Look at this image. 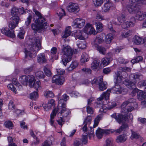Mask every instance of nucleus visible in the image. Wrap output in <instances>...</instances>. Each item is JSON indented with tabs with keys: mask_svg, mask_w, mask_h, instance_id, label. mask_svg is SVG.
<instances>
[{
	"mask_svg": "<svg viewBox=\"0 0 146 146\" xmlns=\"http://www.w3.org/2000/svg\"><path fill=\"white\" fill-rule=\"evenodd\" d=\"M41 37L37 35L33 38L31 44L28 46L27 48L25 49L26 57L29 56L31 58H33L36 57V52L41 49Z\"/></svg>",
	"mask_w": 146,
	"mask_h": 146,
	"instance_id": "f257e3e1",
	"label": "nucleus"
},
{
	"mask_svg": "<svg viewBox=\"0 0 146 146\" xmlns=\"http://www.w3.org/2000/svg\"><path fill=\"white\" fill-rule=\"evenodd\" d=\"M33 12L35 13L37 17L33 18L35 23H33L31 25V28L34 31L43 29H46L48 27V25L45 21L44 18L42 17L41 14L36 9H33Z\"/></svg>",
	"mask_w": 146,
	"mask_h": 146,
	"instance_id": "f03ea898",
	"label": "nucleus"
},
{
	"mask_svg": "<svg viewBox=\"0 0 146 146\" xmlns=\"http://www.w3.org/2000/svg\"><path fill=\"white\" fill-rule=\"evenodd\" d=\"M62 51L64 55L62 59V62L63 64L66 66L67 63L71 59L72 51L70 46H68L64 47Z\"/></svg>",
	"mask_w": 146,
	"mask_h": 146,
	"instance_id": "7ed1b4c3",
	"label": "nucleus"
},
{
	"mask_svg": "<svg viewBox=\"0 0 146 146\" xmlns=\"http://www.w3.org/2000/svg\"><path fill=\"white\" fill-rule=\"evenodd\" d=\"M98 102L95 104V106L97 108H100L99 111L100 112L105 113L107 109L110 110L116 106V104L114 102H109L108 107L105 105L103 104L101 102V101L98 100Z\"/></svg>",
	"mask_w": 146,
	"mask_h": 146,
	"instance_id": "20e7f679",
	"label": "nucleus"
},
{
	"mask_svg": "<svg viewBox=\"0 0 146 146\" xmlns=\"http://www.w3.org/2000/svg\"><path fill=\"white\" fill-rule=\"evenodd\" d=\"M144 1H142V2L139 3L138 2L135 3H130V4L128 5L127 6V9L128 12L131 14H135L138 10V8H137L136 4L142 3L143 4L145 3H144Z\"/></svg>",
	"mask_w": 146,
	"mask_h": 146,
	"instance_id": "39448f33",
	"label": "nucleus"
},
{
	"mask_svg": "<svg viewBox=\"0 0 146 146\" xmlns=\"http://www.w3.org/2000/svg\"><path fill=\"white\" fill-rule=\"evenodd\" d=\"M85 21L82 19L77 18L72 23V26L74 28H81L84 26Z\"/></svg>",
	"mask_w": 146,
	"mask_h": 146,
	"instance_id": "423d86ee",
	"label": "nucleus"
},
{
	"mask_svg": "<svg viewBox=\"0 0 146 146\" xmlns=\"http://www.w3.org/2000/svg\"><path fill=\"white\" fill-rule=\"evenodd\" d=\"M52 82L58 85H62L65 82L64 78L62 76L56 75L54 76L52 79Z\"/></svg>",
	"mask_w": 146,
	"mask_h": 146,
	"instance_id": "0eeeda50",
	"label": "nucleus"
},
{
	"mask_svg": "<svg viewBox=\"0 0 146 146\" xmlns=\"http://www.w3.org/2000/svg\"><path fill=\"white\" fill-rule=\"evenodd\" d=\"M67 8L69 12H73L75 13H78L80 11L78 5L76 3H70Z\"/></svg>",
	"mask_w": 146,
	"mask_h": 146,
	"instance_id": "6e6552de",
	"label": "nucleus"
},
{
	"mask_svg": "<svg viewBox=\"0 0 146 146\" xmlns=\"http://www.w3.org/2000/svg\"><path fill=\"white\" fill-rule=\"evenodd\" d=\"M84 30L85 33L87 34H92L94 35H96L97 34L94 28L92 27V25L89 23L86 24L84 29Z\"/></svg>",
	"mask_w": 146,
	"mask_h": 146,
	"instance_id": "1a4fd4ad",
	"label": "nucleus"
},
{
	"mask_svg": "<svg viewBox=\"0 0 146 146\" xmlns=\"http://www.w3.org/2000/svg\"><path fill=\"white\" fill-rule=\"evenodd\" d=\"M135 23V19L134 17H131L129 21L126 22H124L121 25V27L125 29L130 27H132L134 26Z\"/></svg>",
	"mask_w": 146,
	"mask_h": 146,
	"instance_id": "9d476101",
	"label": "nucleus"
},
{
	"mask_svg": "<svg viewBox=\"0 0 146 146\" xmlns=\"http://www.w3.org/2000/svg\"><path fill=\"white\" fill-rule=\"evenodd\" d=\"M59 107L58 106L56 108H55L53 110L50 114V122L52 126L54 127L55 126L54 124V119L57 113L59 111Z\"/></svg>",
	"mask_w": 146,
	"mask_h": 146,
	"instance_id": "9b49d317",
	"label": "nucleus"
},
{
	"mask_svg": "<svg viewBox=\"0 0 146 146\" xmlns=\"http://www.w3.org/2000/svg\"><path fill=\"white\" fill-rule=\"evenodd\" d=\"M136 99L134 98H130L128 100L125 101L121 105L122 108H123L124 106L128 105V104L131 106H134L135 108H137L138 107L137 103L136 102Z\"/></svg>",
	"mask_w": 146,
	"mask_h": 146,
	"instance_id": "f8f14e48",
	"label": "nucleus"
},
{
	"mask_svg": "<svg viewBox=\"0 0 146 146\" xmlns=\"http://www.w3.org/2000/svg\"><path fill=\"white\" fill-rule=\"evenodd\" d=\"M106 1V2L102 6V11L104 12H107L109 11L111 7L112 6V3L110 0H104Z\"/></svg>",
	"mask_w": 146,
	"mask_h": 146,
	"instance_id": "ddd939ff",
	"label": "nucleus"
},
{
	"mask_svg": "<svg viewBox=\"0 0 146 146\" xmlns=\"http://www.w3.org/2000/svg\"><path fill=\"white\" fill-rule=\"evenodd\" d=\"M1 32L3 34L11 38H14L15 36L14 31H10L7 28H2L1 30Z\"/></svg>",
	"mask_w": 146,
	"mask_h": 146,
	"instance_id": "4468645a",
	"label": "nucleus"
},
{
	"mask_svg": "<svg viewBox=\"0 0 146 146\" xmlns=\"http://www.w3.org/2000/svg\"><path fill=\"white\" fill-rule=\"evenodd\" d=\"M103 41L102 35H98L92 43L93 46L94 47H97L98 46V44L102 43Z\"/></svg>",
	"mask_w": 146,
	"mask_h": 146,
	"instance_id": "2eb2a0df",
	"label": "nucleus"
},
{
	"mask_svg": "<svg viewBox=\"0 0 146 146\" xmlns=\"http://www.w3.org/2000/svg\"><path fill=\"white\" fill-rule=\"evenodd\" d=\"M84 32L80 30H76L74 32V36L76 38L80 40H84L85 38L84 36Z\"/></svg>",
	"mask_w": 146,
	"mask_h": 146,
	"instance_id": "dca6fc26",
	"label": "nucleus"
},
{
	"mask_svg": "<svg viewBox=\"0 0 146 146\" xmlns=\"http://www.w3.org/2000/svg\"><path fill=\"white\" fill-rule=\"evenodd\" d=\"M37 58L38 62L40 64L46 63L47 62L46 58L44 53L39 54L37 57Z\"/></svg>",
	"mask_w": 146,
	"mask_h": 146,
	"instance_id": "f3484780",
	"label": "nucleus"
},
{
	"mask_svg": "<svg viewBox=\"0 0 146 146\" xmlns=\"http://www.w3.org/2000/svg\"><path fill=\"white\" fill-rule=\"evenodd\" d=\"M111 90L113 93L117 94H119L122 92V89L119 85L116 83L114 86L113 87L111 88Z\"/></svg>",
	"mask_w": 146,
	"mask_h": 146,
	"instance_id": "a211bd4d",
	"label": "nucleus"
},
{
	"mask_svg": "<svg viewBox=\"0 0 146 146\" xmlns=\"http://www.w3.org/2000/svg\"><path fill=\"white\" fill-rule=\"evenodd\" d=\"M137 20L142 21L146 17V12H143L138 11L135 15Z\"/></svg>",
	"mask_w": 146,
	"mask_h": 146,
	"instance_id": "6ab92c4d",
	"label": "nucleus"
},
{
	"mask_svg": "<svg viewBox=\"0 0 146 146\" xmlns=\"http://www.w3.org/2000/svg\"><path fill=\"white\" fill-rule=\"evenodd\" d=\"M111 92V90H108L106 92H104L103 94L101 95L97 99V100L101 101L103 99L104 97L106 100H108Z\"/></svg>",
	"mask_w": 146,
	"mask_h": 146,
	"instance_id": "aec40b11",
	"label": "nucleus"
},
{
	"mask_svg": "<svg viewBox=\"0 0 146 146\" xmlns=\"http://www.w3.org/2000/svg\"><path fill=\"white\" fill-rule=\"evenodd\" d=\"M125 76L123 77L121 75V72L120 71L117 72L116 73V83L117 84L118 83H120L121 82L122 80L123 79L126 77L127 75L126 73H125Z\"/></svg>",
	"mask_w": 146,
	"mask_h": 146,
	"instance_id": "412c9836",
	"label": "nucleus"
},
{
	"mask_svg": "<svg viewBox=\"0 0 146 146\" xmlns=\"http://www.w3.org/2000/svg\"><path fill=\"white\" fill-rule=\"evenodd\" d=\"M71 27L70 26L67 27L65 29L64 32L62 33V37L66 38L69 36L71 33Z\"/></svg>",
	"mask_w": 146,
	"mask_h": 146,
	"instance_id": "4be33fe9",
	"label": "nucleus"
},
{
	"mask_svg": "<svg viewBox=\"0 0 146 146\" xmlns=\"http://www.w3.org/2000/svg\"><path fill=\"white\" fill-rule=\"evenodd\" d=\"M133 42L137 44H140L144 42V40L141 38L137 36H135L133 38Z\"/></svg>",
	"mask_w": 146,
	"mask_h": 146,
	"instance_id": "5701e85b",
	"label": "nucleus"
},
{
	"mask_svg": "<svg viewBox=\"0 0 146 146\" xmlns=\"http://www.w3.org/2000/svg\"><path fill=\"white\" fill-rule=\"evenodd\" d=\"M78 64L77 61H75L72 62L70 66L67 68V70L69 72L72 71L78 66Z\"/></svg>",
	"mask_w": 146,
	"mask_h": 146,
	"instance_id": "b1692460",
	"label": "nucleus"
},
{
	"mask_svg": "<svg viewBox=\"0 0 146 146\" xmlns=\"http://www.w3.org/2000/svg\"><path fill=\"white\" fill-rule=\"evenodd\" d=\"M90 59L88 55L85 52L83 53L81 55V58L80 59L81 62L85 63L88 61Z\"/></svg>",
	"mask_w": 146,
	"mask_h": 146,
	"instance_id": "393cba45",
	"label": "nucleus"
},
{
	"mask_svg": "<svg viewBox=\"0 0 146 146\" xmlns=\"http://www.w3.org/2000/svg\"><path fill=\"white\" fill-rule=\"evenodd\" d=\"M127 139L126 136L124 135H120L117 137L116 141L117 143H121L125 142Z\"/></svg>",
	"mask_w": 146,
	"mask_h": 146,
	"instance_id": "a878e982",
	"label": "nucleus"
},
{
	"mask_svg": "<svg viewBox=\"0 0 146 146\" xmlns=\"http://www.w3.org/2000/svg\"><path fill=\"white\" fill-rule=\"evenodd\" d=\"M112 59L110 57H105L103 58L101 61V64L104 66H106L110 63V61Z\"/></svg>",
	"mask_w": 146,
	"mask_h": 146,
	"instance_id": "bb28decb",
	"label": "nucleus"
},
{
	"mask_svg": "<svg viewBox=\"0 0 146 146\" xmlns=\"http://www.w3.org/2000/svg\"><path fill=\"white\" fill-rule=\"evenodd\" d=\"M35 80V77L31 75L27 76V85L28 84V83H29V86H32V84Z\"/></svg>",
	"mask_w": 146,
	"mask_h": 146,
	"instance_id": "cd10ccee",
	"label": "nucleus"
},
{
	"mask_svg": "<svg viewBox=\"0 0 146 146\" xmlns=\"http://www.w3.org/2000/svg\"><path fill=\"white\" fill-rule=\"evenodd\" d=\"M70 113V110L68 109H62L60 111L59 113L63 117H66Z\"/></svg>",
	"mask_w": 146,
	"mask_h": 146,
	"instance_id": "c85d7f7f",
	"label": "nucleus"
},
{
	"mask_svg": "<svg viewBox=\"0 0 146 146\" xmlns=\"http://www.w3.org/2000/svg\"><path fill=\"white\" fill-rule=\"evenodd\" d=\"M128 125L127 124L124 123L120 127V128L115 131V132L116 133H119L125 129L128 128Z\"/></svg>",
	"mask_w": 146,
	"mask_h": 146,
	"instance_id": "c756f323",
	"label": "nucleus"
},
{
	"mask_svg": "<svg viewBox=\"0 0 146 146\" xmlns=\"http://www.w3.org/2000/svg\"><path fill=\"white\" fill-rule=\"evenodd\" d=\"M146 94L145 92L139 90L137 92V97L139 100H143L146 97Z\"/></svg>",
	"mask_w": 146,
	"mask_h": 146,
	"instance_id": "7c9ffc66",
	"label": "nucleus"
},
{
	"mask_svg": "<svg viewBox=\"0 0 146 146\" xmlns=\"http://www.w3.org/2000/svg\"><path fill=\"white\" fill-rule=\"evenodd\" d=\"M111 117L115 118L117 121L119 123H121L122 118V116L121 114H119L117 116L116 115V114L114 113L111 115Z\"/></svg>",
	"mask_w": 146,
	"mask_h": 146,
	"instance_id": "2f4dec72",
	"label": "nucleus"
},
{
	"mask_svg": "<svg viewBox=\"0 0 146 146\" xmlns=\"http://www.w3.org/2000/svg\"><path fill=\"white\" fill-rule=\"evenodd\" d=\"M114 141L112 138H109L106 139L104 146H114Z\"/></svg>",
	"mask_w": 146,
	"mask_h": 146,
	"instance_id": "473e14b6",
	"label": "nucleus"
},
{
	"mask_svg": "<svg viewBox=\"0 0 146 146\" xmlns=\"http://www.w3.org/2000/svg\"><path fill=\"white\" fill-rule=\"evenodd\" d=\"M100 61L99 60H94L91 64V68L93 70H96L98 67Z\"/></svg>",
	"mask_w": 146,
	"mask_h": 146,
	"instance_id": "72a5a7b5",
	"label": "nucleus"
},
{
	"mask_svg": "<svg viewBox=\"0 0 146 146\" xmlns=\"http://www.w3.org/2000/svg\"><path fill=\"white\" fill-rule=\"evenodd\" d=\"M114 37V35L111 33L107 34L106 36L105 41L107 44H110Z\"/></svg>",
	"mask_w": 146,
	"mask_h": 146,
	"instance_id": "f704fd0d",
	"label": "nucleus"
},
{
	"mask_svg": "<svg viewBox=\"0 0 146 146\" xmlns=\"http://www.w3.org/2000/svg\"><path fill=\"white\" fill-rule=\"evenodd\" d=\"M140 75L139 74H131L130 76V79L134 82L136 83L137 81L139 79Z\"/></svg>",
	"mask_w": 146,
	"mask_h": 146,
	"instance_id": "c9c22d12",
	"label": "nucleus"
},
{
	"mask_svg": "<svg viewBox=\"0 0 146 146\" xmlns=\"http://www.w3.org/2000/svg\"><path fill=\"white\" fill-rule=\"evenodd\" d=\"M99 89L101 91H103L107 88L106 84L103 81V80L98 84Z\"/></svg>",
	"mask_w": 146,
	"mask_h": 146,
	"instance_id": "e433bc0d",
	"label": "nucleus"
},
{
	"mask_svg": "<svg viewBox=\"0 0 146 146\" xmlns=\"http://www.w3.org/2000/svg\"><path fill=\"white\" fill-rule=\"evenodd\" d=\"M103 25L101 23L98 22L96 23V30L97 32H102L103 30Z\"/></svg>",
	"mask_w": 146,
	"mask_h": 146,
	"instance_id": "4c0bfd02",
	"label": "nucleus"
},
{
	"mask_svg": "<svg viewBox=\"0 0 146 146\" xmlns=\"http://www.w3.org/2000/svg\"><path fill=\"white\" fill-rule=\"evenodd\" d=\"M102 117V114L98 115L94 121V123L93 125V127L95 128L97 127L99 123V121L101 119Z\"/></svg>",
	"mask_w": 146,
	"mask_h": 146,
	"instance_id": "58836bf2",
	"label": "nucleus"
},
{
	"mask_svg": "<svg viewBox=\"0 0 146 146\" xmlns=\"http://www.w3.org/2000/svg\"><path fill=\"white\" fill-rule=\"evenodd\" d=\"M44 96L47 98H52L54 97V95L51 91L47 90L44 91Z\"/></svg>",
	"mask_w": 146,
	"mask_h": 146,
	"instance_id": "ea45409f",
	"label": "nucleus"
},
{
	"mask_svg": "<svg viewBox=\"0 0 146 146\" xmlns=\"http://www.w3.org/2000/svg\"><path fill=\"white\" fill-rule=\"evenodd\" d=\"M57 13L60 19H62V17L65 15V11L62 8L59 9L57 11Z\"/></svg>",
	"mask_w": 146,
	"mask_h": 146,
	"instance_id": "a19ab883",
	"label": "nucleus"
},
{
	"mask_svg": "<svg viewBox=\"0 0 146 146\" xmlns=\"http://www.w3.org/2000/svg\"><path fill=\"white\" fill-rule=\"evenodd\" d=\"M132 32L131 30H128L123 33H122L121 34V36L122 38H126L132 35Z\"/></svg>",
	"mask_w": 146,
	"mask_h": 146,
	"instance_id": "79ce46f5",
	"label": "nucleus"
},
{
	"mask_svg": "<svg viewBox=\"0 0 146 146\" xmlns=\"http://www.w3.org/2000/svg\"><path fill=\"white\" fill-rule=\"evenodd\" d=\"M33 86L37 91L40 90L41 88V83L39 81L35 82L33 84Z\"/></svg>",
	"mask_w": 146,
	"mask_h": 146,
	"instance_id": "37998d69",
	"label": "nucleus"
},
{
	"mask_svg": "<svg viewBox=\"0 0 146 146\" xmlns=\"http://www.w3.org/2000/svg\"><path fill=\"white\" fill-rule=\"evenodd\" d=\"M27 76H22L19 78V81L24 85H27Z\"/></svg>",
	"mask_w": 146,
	"mask_h": 146,
	"instance_id": "c03bdc74",
	"label": "nucleus"
},
{
	"mask_svg": "<svg viewBox=\"0 0 146 146\" xmlns=\"http://www.w3.org/2000/svg\"><path fill=\"white\" fill-rule=\"evenodd\" d=\"M103 131H102V129L98 128L96 130V135L98 139L101 138L103 135Z\"/></svg>",
	"mask_w": 146,
	"mask_h": 146,
	"instance_id": "a18cd8bd",
	"label": "nucleus"
},
{
	"mask_svg": "<svg viewBox=\"0 0 146 146\" xmlns=\"http://www.w3.org/2000/svg\"><path fill=\"white\" fill-rule=\"evenodd\" d=\"M102 80V78L101 77L96 78L91 81V82L92 84L98 85L100 82Z\"/></svg>",
	"mask_w": 146,
	"mask_h": 146,
	"instance_id": "49530a36",
	"label": "nucleus"
},
{
	"mask_svg": "<svg viewBox=\"0 0 146 146\" xmlns=\"http://www.w3.org/2000/svg\"><path fill=\"white\" fill-rule=\"evenodd\" d=\"M11 18V21H13L17 25L20 21L19 17L18 15H12Z\"/></svg>",
	"mask_w": 146,
	"mask_h": 146,
	"instance_id": "de8ad7c7",
	"label": "nucleus"
},
{
	"mask_svg": "<svg viewBox=\"0 0 146 146\" xmlns=\"http://www.w3.org/2000/svg\"><path fill=\"white\" fill-rule=\"evenodd\" d=\"M92 120V117L90 115L88 116L85 119L84 121V124L89 125L91 123Z\"/></svg>",
	"mask_w": 146,
	"mask_h": 146,
	"instance_id": "09e8293b",
	"label": "nucleus"
},
{
	"mask_svg": "<svg viewBox=\"0 0 146 146\" xmlns=\"http://www.w3.org/2000/svg\"><path fill=\"white\" fill-rule=\"evenodd\" d=\"M11 13L12 15H17L19 13V9L16 7H14L11 9Z\"/></svg>",
	"mask_w": 146,
	"mask_h": 146,
	"instance_id": "8fccbe9b",
	"label": "nucleus"
},
{
	"mask_svg": "<svg viewBox=\"0 0 146 146\" xmlns=\"http://www.w3.org/2000/svg\"><path fill=\"white\" fill-rule=\"evenodd\" d=\"M35 75L36 77L40 79H42L45 76L44 73L42 71H40L37 72L35 73Z\"/></svg>",
	"mask_w": 146,
	"mask_h": 146,
	"instance_id": "3c124183",
	"label": "nucleus"
},
{
	"mask_svg": "<svg viewBox=\"0 0 146 146\" xmlns=\"http://www.w3.org/2000/svg\"><path fill=\"white\" fill-rule=\"evenodd\" d=\"M136 82H134L129 81L126 82L125 84L129 88H133L135 87Z\"/></svg>",
	"mask_w": 146,
	"mask_h": 146,
	"instance_id": "603ef678",
	"label": "nucleus"
},
{
	"mask_svg": "<svg viewBox=\"0 0 146 146\" xmlns=\"http://www.w3.org/2000/svg\"><path fill=\"white\" fill-rule=\"evenodd\" d=\"M142 59L143 58L141 56H138L136 58H134V59L132 60L131 61V62L133 64L142 61Z\"/></svg>",
	"mask_w": 146,
	"mask_h": 146,
	"instance_id": "864d4df0",
	"label": "nucleus"
},
{
	"mask_svg": "<svg viewBox=\"0 0 146 146\" xmlns=\"http://www.w3.org/2000/svg\"><path fill=\"white\" fill-rule=\"evenodd\" d=\"M94 47L96 48L98 51H99L100 53L103 54H105L106 49L104 47L98 46L97 47Z\"/></svg>",
	"mask_w": 146,
	"mask_h": 146,
	"instance_id": "5fc2aeb1",
	"label": "nucleus"
},
{
	"mask_svg": "<svg viewBox=\"0 0 146 146\" xmlns=\"http://www.w3.org/2000/svg\"><path fill=\"white\" fill-rule=\"evenodd\" d=\"M33 66L32 65L29 67L25 68L24 70V73L26 74L30 73L32 71L33 69Z\"/></svg>",
	"mask_w": 146,
	"mask_h": 146,
	"instance_id": "6e6d98bb",
	"label": "nucleus"
},
{
	"mask_svg": "<svg viewBox=\"0 0 146 146\" xmlns=\"http://www.w3.org/2000/svg\"><path fill=\"white\" fill-rule=\"evenodd\" d=\"M125 108V110H127V112H131L134 109L136 108H135L134 106H131L130 105L128 104V105L124 106L123 108Z\"/></svg>",
	"mask_w": 146,
	"mask_h": 146,
	"instance_id": "4d7b16f0",
	"label": "nucleus"
},
{
	"mask_svg": "<svg viewBox=\"0 0 146 146\" xmlns=\"http://www.w3.org/2000/svg\"><path fill=\"white\" fill-rule=\"evenodd\" d=\"M82 141L84 144H86L88 142L87 134L84 133L82 135Z\"/></svg>",
	"mask_w": 146,
	"mask_h": 146,
	"instance_id": "13d9d810",
	"label": "nucleus"
},
{
	"mask_svg": "<svg viewBox=\"0 0 146 146\" xmlns=\"http://www.w3.org/2000/svg\"><path fill=\"white\" fill-rule=\"evenodd\" d=\"M118 21L121 23H123L125 21V17L123 15H121L117 17Z\"/></svg>",
	"mask_w": 146,
	"mask_h": 146,
	"instance_id": "bf43d9fd",
	"label": "nucleus"
},
{
	"mask_svg": "<svg viewBox=\"0 0 146 146\" xmlns=\"http://www.w3.org/2000/svg\"><path fill=\"white\" fill-rule=\"evenodd\" d=\"M139 137V135L137 132L132 131V134L131 137V138L132 139H137Z\"/></svg>",
	"mask_w": 146,
	"mask_h": 146,
	"instance_id": "052dcab7",
	"label": "nucleus"
},
{
	"mask_svg": "<svg viewBox=\"0 0 146 146\" xmlns=\"http://www.w3.org/2000/svg\"><path fill=\"white\" fill-rule=\"evenodd\" d=\"M93 2L95 6H99L102 4L103 0H93Z\"/></svg>",
	"mask_w": 146,
	"mask_h": 146,
	"instance_id": "680f3d73",
	"label": "nucleus"
},
{
	"mask_svg": "<svg viewBox=\"0 0 146 146\" xmlns=\"http://www.w3.org/2000/svg\"><path fill=\"white\" fill-rule=\"evenodd\" d=\"M5 125L6 127L9 129H12L13 127V124L11 121H8L5 122Z\"/></svg>",
	"mask_w": 146,
	"mask_h": 146,
	"instance_id": "e2e57ef3",
	"label": "nucleus"
},
{
	"mask_svg": "<svg viewBox=\"0 0 146 146\" xmlns=\"http://www.w3.org/2000/svg\"><path fill=\"white\" fill-rule=\"evenodd\" d=\"M12 81L13 83L16 86H17L18 88L20 89H21L22 88V86L20 85L17 79L16 78H13L12 80Z\"/></svg>",
	"mask_w": 146,
	"mask_h": 146,
	"instance_id": "0e129e2a",
	"label": "nucleus"
},
{
	"mask_svg": "<svg viewBox=\"0 0 146 146\" xmlns=\"http://www.w3.org/2000/svg\"><path fill=\"white\" fill-rule=\"evenodd\" d=\"M17 24L11 21L9 22V27L11 29L15 28L17 27Z\"/></svg>",
	"mask_w": 146,
	"mask_h": 146,
	"instance_id": "69168bd1",
	"label": "nucleus"
},
{
	"mask_svg": "<svg viewBox=\"0 0 146 146\" xmlns=\"http://www.w3.org/2000/svg\"><path fill=\"white\" fill-rule=\"evenodd\" d=\"M32 17L31 15L29 14L28 18L27 19V20L25 22V24L27 26H28L31 23Z\"/></svg>",
	"mask_w": 146,
	"mask_h": 146,
	"instance_id": "338daca9",
	"label": "nucleus"
},
{
	"mask_svg": "<svg viewBox=\"0 0 146 146\" xmlns=\"http://www.w3.org/2000/svg\"><path fill=\"white\" fill-rule=\"evenodd\" d=\"M30 98L32 99H34L38 97V93L36 92H34L30 94Z\"/></svg>",
	"mask_w": 146,
	"mask_h": 146,
	"instance_id": "774afa93",
	"label": "nucleus"
}]
</instances>
